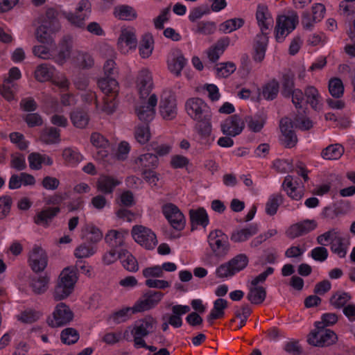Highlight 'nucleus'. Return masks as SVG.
I'll return each instance as SVG.
<instances>
[{
  "label": "nucleus",
  "mask_w": 355,
  "mask_h": 355,
  "mask_svg": "<svg viewBox=\"0 0 355 355\" xmlns=\"http://www.w3.org/2000/svg\"><path fill=\"white\" fill-rule=\"evenodd\" d=\"M256 18L261 29V33L258 34L256 37L254 60L260 62L264 59L268 42L266 31L270 30L272 27L273 19L268 12L267 6L264 5L258 6Z\"/></svg>",
  "instance_id": "nucleus-1"
},
{
  "label": "nucleus",
  "mask_w": 355,
  "mask_h": 355,
  "mask_svg": "<svg viewBox=\"0 0 355 355\" xmlns=\"http://www.w3.org/2000/svg\"><path fill=\"white\" fill-rule=\"evenodd\" d=\"M157 327V320L151 315H146L128 327L123 338L128 341H133L134 345L155 333Z\"/></svg>",
  "instance_id": "nucleus-2"
},
{
  "label": "nucleus",
  "mask_w": 355,
  "mask_h": 355,
  "mask_svg": "<svg viewBox=\"0 0 355 355\" xmlns=\"http://www.w3.org/2000/svg\"><path fill=\"white\" fill-rule=\"evenodd\" d=\"M77 277L74 270L65 268L60 272L53 293V299L62 300L69 297L74 289Z\"/></svg>",
  "instance_id": "nucleus-3"
},
{
  "label": "nucleus",
  "mask_w": 355,
  "mask_h": 355,
  "mask_svg": "<svg viewBox=\"0 0 355 355\" xmlns=\"http://www.w3.org/2000/svg\"><path fill=\"white\" fill-rule=\"evenodd\" d=\"M272 267H268L265 271L252 278L248 286L247 299L253 304H261L266 297V290L259 284H263L267 277L274 272Z\"/></svg>",
  "instance_id": "nucleus-4"
},
{
  "label": "nucleus",
  "mask_w": 355,
  "mask_h": 355,
  "mask_svg": "<svg viewBox=\"0 0 355 355\" xmlns=\"http://www.w3.org/2000/svg\"><path fill=\"white\" fill-rule=\"evenodd\" d=\"M207 241L215 257L223 259L230 250L227 236L220 230H214L208 235Z\"/></svg>",
  "instance_id": "nucleus-5"
},
{
  "label": "nucleus",
  "mask_w": 355,
  "mask_h": 355,
  "mask_svg": "<svg viewBox=\"0 0 355 355\" xmlns=\"http://www.w3.org/2000/svg\"><path fill=\"white\" fill-rule=\"evenodd\" d=\"M337 335L331 329H326L322 323H315V329L308 336V343L315 347L329 346L336 343Z\"/></svg>",
  "instance_id": "nucleus-6"
},
{
  "label": "nucleus",
  "mask_w": 355,
  "mask_h": 355,
  "mask_svg": "<svg viewBox=\"0 0 355 355\" xmlns=\"http://www.w3.org/2000/svg\"><path fill=\"white\" fill-rule=\"evenodd\" d=\"M159 113L165 120L174 119L178 114V105L175 94L171 90L162 92L159 103Z\"/></svg>",
  "instance_id": "nucleus-7"
},
{
  "label": "nucleus",
  "mask_w": 355,
  "mask_h": 355,
  "mask_svg": "<svg viewBox=\"0 0 355 355\" xmlns=\"http://www.w3.org/2000/svg\"><path fill=\"white\" fill-rule=\"evenodd\" d=\"M131 234L134 240L146 250H153L157 244L156 235L144 226H134Z\"/></svg>",
  "instance_id": "nucleus-8"
},
{
  "label": "nucleus",
  "mask_w": 355,
  "mask_h": 355,
  "mask_svg": "<svg viewBox=\"0 0 355 355\" xmlns=\"http://www.w3.org/2000/svg\"><path fill=\"white\" fill-rule=\"evenodd\" d=\"M92 12V4L89 0H81L78 2L74 13H67L65 17L73 26L83 28L85 26V21L88 19Z\"/></svg>",
  "instance_id": "nucleus-9"
},
{
  "label": "nucleus",
  "mask_w": 355,
  "mask_h": 355,
  "mask_svg": "<svg viewBox=\"0 0 355 355\" xmlns=\"http://www.w3.org/2000/svg\"><path fill=\"white\" fill-rule=\"evenodd\" d=\"M73 318V313L64 303L60 302L53 313V317L47 319V323L51 327H58L67 324Z\"/></svg>",
  "instance_id": "nucleus-10"
},
{
  "label": "nucleus",
  "mask_w": 355,
  "mask_h": 355,
  "mask_svg": "<svg viewBox=\"0 0 355 355\" xmlns=\"http://www.w3.org/2000/svg\"><path fill=\"white\" fill-rule=\"evenodd\" d=\"M298 23V16L296 13L291 17L280 16L277 20L275 38L278 42H282L285 37L293 31Z\"/></svg>",
  "instance_id": "nucleus-11"
},
{
  "label": "nucleus",
  "mask_w": 355,
  "mask_h": 355,
  "mask_svg": "<svg viewBox=\"0 0 355 355\" xmlns=\"http://www.w3.org/2000/svg\"><path fill=\"white\" fill-rule=\"evenodd\" d=\"M164 293L160 291H148L132 306V313L142 312L155 307L162 300Z\"/></svg>",
  "instance_id": "nucleus-12"
},
{
  "label": "nucleus",
  "mask_w": 355,
  "mask_h": 355,
  "mask_svg": "<svg viewBox=\"0 0 355 355\" xmlns=\"http://www.w3.org/2000/svg\"><path fill=\"white\" fill-rule=\"evenodd\" d=\"M185 110L187 114L193 120L211 114L209 107L200 98H189L185 103Z\"/></svg>",
  "instance_id": "nucleus-13"
},
{
  "label": "nucleus",
  "mask_w": 355,
  "mask_h": 355,
  "mask_svg": "<svg viewBox=\"0 0 355 355\" xmlns=\"http://www.w3.org/2000/svg\"><path fill=\"white\" fill-rule=\"evenodd\" d=\"M244 128L245 121L239 114L228 116L220 124L222 132L229 137H236L240 135Z\"/></svg>",
  "instance_id": "nucleus-14"
},
{
  "label": "nucleus",
  "mask_w": 355,
  "mask_h": 355,
  "mask_svg": "<svg viewBox=\"0 0 355 355\" xmlns=\"http://www.w3.org/2000/svg\"><path fill=\"white\" fill-rule=\"evenodd\" d=\"M162 212L175 230H182L184 227V216L176 205L172 203L166 204L162 207Z\"/></svg>",
  "instance_id": "nucleus-15"
},
{
  "label": "nucleus",
  "mask_w": 355,
  "mask_h": 355,
  "mask_svg": "<svg viewBox=\"0 0 355 355\" xmlns=\"http://www.w3.org/2000/svg\"><path fill=\"white\" fill-rule=\"evenodd\" d=\"M157 103V97L155 94H152L149 97L147 103H144L135 107V112L139 119L143 121L144 124H148L154 119L155 110V107Z\"/></svg>",
  "instance_id": "nucleus-16"
},
{
  "label": "nucleus",
  "mask_w": 355,
  "mask_h": 355,
  "mask_svg": "<svg viewBox=\"0 0 355 355\" xmlns=\"http://www.w3.org/2000/svg\"><path fill=\"white\" fill-rule=\"evenodd\" d=\"M28 261L31 269L35 272H40L46 268L48 257L41 247L35 246L30 252Z\"/></svg>",
  "instance_id": "nucleus-17"
},
{
  "label": "nucleus",
  "mask_w": 355,
  "mask_h": 355,
  "mask_svg": "<svg viewBox=\"0 0 355 355\" xmlns=\"http://www.w3.org/2000/svg\"><path fill=\"white\" fill-rule=\"evenodd\" d=\"M292 121L285 117L280 121V130L282 134V142L288 148L294 147L297 142V137L293 130Z\"/></svg>",
  "instance_id": "nucleus-18"
},
{
  "label": "nucleus",
  "mask_w": 355,
  "mask_h": 355,
  "mask_svg": "<svg viewBox=\"0 0 355 355\" xmlns=\"http://www.w3.org/2000/svg\"><path fill=\"white\" fill-rule=\"evenodd\" d=\"M153 85L151 73L147 69H141L137 78V87L141 98H144L150 94Z\"/></svg>",
  "instance_id": "nucleus-19"
},
{
  "label": "nucleus",
  "mask_w": 355,
  "mask_h": 355,
  "mask_svg": "<svg viewBox=\"0 0 355 355\" xmlns=\"http://www.w3.org/2000/svg\"><path fill=\"white\" fill-rule=\"evenodd\" d=\"M187 60L180 49H174L171 51L168 58V69L175 76H180L181 71L187 64Z\"/></svg>",
  "instance_id": "nucleus-20"
},
{
  "label": "nucleus",
  "mask_w": 355,
  "mask_h": 355,
  "mask_svg": "<svg viewBox=\"0 0 355 355\" xmlns=\"http://www.w3.org/2000/svg\"><path fill=\"white\" fill-rule=\"evenodd\" d=\"M128 235V231L124 230H111L105 236V242L111 248H117L124 245L125 239Z\"/></svg>",
  "instance_id": "nucleus-21"
},
{
  "label": "nucleus",
  "mask_w": 355,
  "mask_h": 355,
  "mask_svg": "<svg viewBox=\"0 0 355 355\" xmlns=\"http://www.w3.org/2000/svg\"><path fill=\"white\" fill-rule=\"evenodd\" d=\"M60 209L56 207H47L38 212L34 217V222L37 225L46 227L52 220L60 213Z\"/></svg>",
  "instance_id": "nucleus-22"
},
{
  "label": "nucleus",
  "mask_w": 355,
  "mask_h": 355,
  "mask_svg": "<svg viewBox=\"0 0 355 355\" xmlns=\"http://www.w3.org/2000/svg\"><path fill=\"white\" fill-rule=\"evenodd\" d=\"M120 183V181L112 176L101 175L96 182V188L104 194H110Z\"/></svg>",
  "instance_id": "nucleus-23"
},
{
  "label": "nucleus",
  "mask_w": 355,
  "mask_h": 355,
  "mask_svg": "<svg viewBox=\"0 0 355 355\" xmlns=\"http://www.w3.org/2000/svg\"><path fill=\"white\" fill-rule=\"evenodd\" d=\"M258 225L252 224L248 227L232 232L230 239L234 243L244 242L258 232Z\"/></svg>",
  "instance_id": "nucleus-24"
},
{
  "label": "nucleus",
  "mask_w": 355,
  "mask_h": 355,
  "mask_svg": "<svg viewBox=\"0 0 355 355\" xmlns=\"http://www.w3.org/2000/svg\"><path fill=\"white\" fill-rule=\"evenodd\" d=\"M282 188L286 192L287 195L295 200H300L304 196V190L298 189L294 182L292 175H287L284 178L282 183Z\"/></svg>",
  "instance_id": "nucleus-25"
},
{
  "label": "nucleus",
  "mask_w": 355,
  "mask_h": 355,
  "mask_svg": "<svg viewBox=\"0 0 355 355\" xmlns=\"http://www.w3.org/2000/svg\"><path fill=\"white\" fill-rule=\"evenodd\" d=\"M98 85L105 96H118L119 84L114 78L110 77L101 78L98 81Z\"/></svg>",
  "instance_id": "nucleus-26"
},
{
  "label": "nucleus",
  "mask_w": 355,
  "mask_h": 355,
  "mask_svg": "<svg viewBox=\"0 0 355 355\" xmlns=\"http://www.w3.org/2000/svg\"><path fill=\"white\" fill-rule=\"evenodd\" d=\"M227 301L223 298H218L214 302V307L207 318L210 324H213L214 320L221 318L225 315V309L227 308Z\"/></svg>",
  "instance_id": "nucleus-27"
},
{
  "label": "nucleus",
  "mask_w": 355,
  "mask_h": 355,
  "mask_svg": "<svg viewBox=\"0 0 355 355\" xmlns=\"http://www.w3.org/2000/svg\"><path fill=\"white\" fill-rule=\"evenodd\" d=\"M348 243L345 237L341 235L340 232L337 236L330 243L331 252L340 258H345L347 254Z\"/></svg>",
  "instance_id": "nucleus-28"
},
{
  "label": "nucleus",
  "mask_w": 355,
  "mask_h": 355,
  "mask_svg": "<svg viewBox=\"0 0 355 355\" xmlns=\"http://www.w3.org/2000/svg\"><path fill=\"white\" fill-rule=\"evenodd\" d=\"M119 259H121L124 268L129 272H137L139 270V265L136 258L127 250H121L119 252Z\"/></svg>",
  "instance_id": "nucleus-29"
},
{
  "label": "nucleus",
  "mask_w": 355,
  "mask_h": 355,
  "mask_svg": "<svg viewBox=\"0 0 355 355\" xmlns=\"http://www.w3.org/2000/svg\"><path fill=\"white\" fill-rule=\"evenodd\" d=\"M191 223V230H194L195 225H202L205 227L209 224L208 215L203 208H199L196 210L191 209L189 211Z\"/></svg>",
  "instance_id": "nucleus-30"
},
{
  "label": "nucleus",
  "mask_w": 355,
  "mask_h": 355,
  "mask_svg": "<svg viewBox=\"0 0 355 355\" xmlns=\"http://www.w3.org/2000/svg\"><path fill=\"white\" fill-rule=\"evenodd\" d=\"M211 116L212 114H209L200 119L194 120L197 121L195 128L202 137H208L211 133Z\"/></svg>",
  "instance_id": "nucleus-31"
},
{
  "label": "nucleus",
  "mask_w": 355,
  "mask_h": 355,
  "mask_svg": "<svg viewBox=\"0 0 355 355\" xmlns=\"http://www.w3.org/2000/svg\"><path fill=\"white\" fill-rule=\"evenodd\" d=\"M135 163L139 165L144 171V169H155L157 167L159 160L157 156L153 153H146L139 156Z\"/></svg>",
  "instance_id": "nucleus-32"
},
{
  "label": "nucleus",
  "mask_w": 355,
  "mask_h": 355,
  "mask_svg": "<svg viewBox=\"0 0 355 355\" xmlns=\"http://www.w3.org/2000/svg\"><path fill=\"white\" fill-rule=\"evenodd\" d=\"M49 277L47 275L33 277L30 286L34 293L40 295L45 293L49 288Z\"/></svg>",
  "instance_id": "nucleus-33"
},
{
  "label": "nucleus",
  "mask_w": 355,
  "mask_h": 355,
  "mask_svg": "<svg viewBox=\"0 0 355 355\" xmlns=\"http://www.w3.org/2000/svg\"><path fill=\"white\" fill-rule=\"evenodd\" d=\"M137 40L136 35L132 31L123 29L118 40V45L122 48L125 44L130 49H135L137 46Z\"/></svg>",
  "instance_id": "nucleus-34"
},
{
  "label": "nucleus",
  "mask_w": 355,
  "mask_h": 355,
  "mask_svg": "<svg viewBox=\"0 0 355 355\" xmlns=\"http://www.w3.org/2000/svg\"><path fill=\"white\" fill-rule=\"evenodd\" d=\"M70 119L73 125L78 128H85L89 121L87 113L80 109L72 111L70 114Z\"/></svg>",
  "instance_id": "nucleus-35"
},
{
  "label": "nucleus",
  "mask_w": 355,
  "mask_h": 355,
  "mask_svg": "<svg viewBox=\"0 0 355 355\" xmlns=\"http://www.w3.org/2000/svg\"><path fill=\"white\" fill-rule=\"evenodd\" d=\"M114 14L116 18L121 20L131 21L137 17L135 10L128 5H121L116 7Z\"/></svg>",
  "instance_id": "nucleus-36"
},
{
  "label": "nucleus",
  "mask_w": 355,
  "mask_h": 355,
  "mask_svg": "<svg viewBox=\"0 0 355 355\" xmlns=\"http://www.w3.org/2000/svg\"><path fill=\"white\" fill-rule=\"evenodd\" d=\"M60 136L59 129L50 127L42 130L40 135V140L46 144H56L60 141Z\"/></svg>",
  "instance_id": "nucleus-37"
},
{
  "label": "nucleus",
  "mask_w": 355,
  "mask_h": 355,
  "mask_svg": "<svg viewBox=\"0 0 355 355\" xmlns=\"http://www.w3.org/2000/svg\"><path fill=\"white\" fill-rule=\"evenodd\" d=\"M344 148L340 144H331L324 148L321 156L325 159H338L343 154Z\"/></svg>",
  "instance_id": "nucleus-38"
},
{
  "label": "nucleus",
  "mask_w": 355,
  "mask_h": 355,
  "mask_svg": "<svg viewBox=\"0 0 355 355\" xmlns=\"http://www.w3.org/2000/svg\"><path fill=\"white\" fill-rule=\"evenodd\" d=\"M245 24L243 18H233L227 19L219 25V31L223 33H232L240 28Z\"/></svg>",
  "instance_id": "nucleus-39"
},
{
  "label": "nucleus",
  "mask_w": 355,
  "mask_h": 355,
  "mask_svg": "<svg viewBox=\"0 0 355 355\" xmlns=\"http://www.w3.org/2000/svg\"><path fill=\"white\" fill-rule=\"evenodd\" d=\"M266 116L264 114L248 116L245 118L248 128L254 132H259L264 126Z\"/></svg>",
  "instance_id": "nucleus-40"
},
{
  "label": "nucleus",
  "mask_w": 355,
  "mask_h": 355,
  "mask_svg": "<svg viewBox=\"0 0 355 355\" xmlns=\"http://www.w3.org/2000/svg\"><path fill=\"white\" fill-rule=\"evenodd\" d=\"M72 50V42L70 38L64 39L60 44V50L56 58V62L62 64L70 57Z\"/></svg>",
  "instance_id": "nucleus-41"
},
{
  "label": "nucleus",
  "mask_w": 355,
  "mask_h": 355,
  "mask_svg": "<svg viewBox=\"0 0 355 355\" xmlns=\"http://www.w3.org/2000/svg\"><path fill=\"white\" fill-rule=\"evenodd\" d=\"M52 34L47 25V21H45L36 29L35 37L41 43L51 44L53 42Z\"/></svg>",
  "instance_id": "nucleus-42"
},
{
  "label": "nucleus",
  "mask_w": 355,
  "mask_h": 355,
  "mask_svg": "<svg viewBox=\"0 0 355 355\" xmlns=\"http://www.w3.org/2000/svg\"><path fill=\"white\" fill-rule=\"evenodd\" d=\"M294 78V75L291 73H284L282 76L281 93L285 98H290L291 92L295 89Z\"/></svg>",
  "instance_id": "nucleus-43"
},
{
  "label": "nucleus",
  "mask_w": 355,
  "mask_h": 355,
  "mask_svg": "<svg viewBox=\"0 0 355 355\" xmlns=\"http://www.w3.org/2000/svg\"><path fill=\"white\" fill-rule=\"evenodd\" d=\"M153 44V37L152 35H144L139 46V53L143 58H147L152 54Z\"/></svg>",
  "instance_id": "nucleus-44"
},
{
  "label": "nucleus",
  "mask_w": 355,
  "mask_h": 355,
  "mask_svg": "<svg viewBox=\"0 0 355 355\" xmlns=\"http://www.w3.org/2000/svg\"><path fill=\"white\" fill-rule=\"evenodd\" d=\"M304 96L306 103L310 104L313 109L316 110L320 99L318 90L313 86H308L304 89Z\"/></svg>",
  "instance_id": "nucleus-45"
},
{
  "label": "nucleus",
  "mask_w": 355,
  "mask_h": 355,
  "mask_svg": "<svg viewBox=\"0 0 355 355\" xmlns=\"http://www.w3.org/2000/svg\"><path fill=\"white\" fill-rule=\"evenodd\" d=\"M328 87L330 94L334 98H339L343 96L344 93V86L340 78H331L329 81Z\"/></svg>",
  "instance_id": "nucleus-46"
},
{
  "label": "nucleus",
  "mask_w": 355,
  "mask_h": 355,
  "mask_svg": "<svg viewBox=\"0 0 355 355\" xmlns=\"http://www.w3.org/2000/svg\"><path fill=\"white\" fill-rule=\"evenodd\" d=\"M53 74V67L46 64H40L35 71V77L40 82L49 80L52 77Z\"/></svg>",
  "instance_id": "nucleus-47"
},
{
  "label": "nucleus",
  "mask_w": 355,
  "mask_h": 355,
  "mask_svg": "<svg viewBox=\"0 0 355 355\" xmlns=\"http://www.w3.org/2000/svg\"><path fill=\"white\" fill-rule=\"evenodd\" d=\"M283 202V197L281 194L277 193L272 195L266 204V212L270 216H273L277 213V209Z\"/></svg>",
  "instance_id": "nucleus-48"
},
{
  "label": "nucleus",
  "mask_w": 355,
  "mask_h": 355,
  "mask_svg": "<svg viewBox=\"0 0 355 355\" xmlns=\"http://www.w3.org/2000/svg\"><path fill=\"white\" fill-rule=\"evenodd\" d=\"M279 88V83L273 79L263 87L262 95L266 100H273L277 96Z\"/></svg>",
  "instance_id": "nucleus-49"
},
{
  "label": "nucleus",
  "mask_w": 355,
  "mask_h": 355,
  "mask_svg": "<svg viewBox=\"0 0 355 355\" xmlns=\"http://www.w3.org/2000/svg\"><path fill=\"white\" fill-rule=\"evenodd\" d=\"M234 274L244 269L248 263V258L244 254H240L228 261Z\"/></svg>",
  "instance_id": "nucleus-50"
},
{
  "label": "nucleus",
  "mask_w": 355,
  "mask_h": 355,
  "mask_svg": "<svg viewBox=\"0 0 355 355\" xmlns=\"http://www.w3.org/2000/svg\"><path fill=\"white\" fill-rule=\"evenodd\" d=\"M135 137L136 140L141 144H144L148 141L150 137L148 125L143 124L137 126L135 131Z\"/></svg>",
  "instance_id": "nucleus-51"
},
{
  "label": "nucleus",
  "mask_w": 355,
  "mask_h": 355,
  "mask_svg": "<svg viewBox=\"0 0 355 355\" xmlns=\"http://www.w3.org/2000/svg\"><path fill=\"white\" fill-rule=\"evenodd\" d=\"M60 336L62 342L67 345L74 344L79 339V334L73 328L64 329L61 332Z\"/></svg>",
  "instance_id": "nucleus-52"
},
{
  "label": "nucleus",
  "mask_w": 355,
  "mask_h": 355,
  "mask_svg": "<svg viewBox=\"0 0 355 355\" xmlns=\"http://www.w3.org/2000/svg\"><path fill=\"white\" fill-rule=\"evenodd\" d=\"M75 58L78 65L83 69H89L94 64L92 57L86 52L77 51Z\"/></svg>",
  "instance_id": "nucleus-53"
},
{
  "label": "nucleus",
  "mask_w": 355,
  "mask_h": 355,
  "mask_svg": "<svg viewBox=\"0 0 355 355\" xmlns=\"http://www.w3.org/2000/svg\"><path fill=\"white\" fill-rule=\"evenodd\" d=\"M351 299V296L345 292L336 293L330 298V304L336 309L343 307L347 302Z\"/></svg>",
  "instance_id": "nucleus-54"
},
{
  "label": "nucleus",
  "mask_w": 355,
  "mask_h": 355,
  "mask_svg": "<svg viewBox=\"0 0 355 355\" xmlns=\"http://www.w3.org/2000/svg\"><path fill=\"white\" fill-rule=\"evenodd\" d=\"M95 252L96 249L92 245L83 243L76 248L74 255L78 259H83L93 255Z\"/></svg>",
  "instance_id": "nucleus-55"
},
{
  "label": "nucleus",
  "mask_w": 355,
  "mask_h": 355,
  "mask_svg": "<svg viewBox=\"0 0 355 355\" xmlns=\"http://www.w3.org/2000/svg\"><path fill=\"white\" fill-rule=\"evenodd\" d=\"M217 75L219 77L227 78L236 70V65L233 62L220 63L216 68Z\"/></svg>",
  "instance_id": "nucleus-56"
},
{
  "label": "nucleus",
  "mask_w": 355,
  "mask_h": 355,
  "mask_svg": "<svg viewBox=\"0 0 355 355\" xmlns=\"http://www.w3.org/2000/svg\"><path fill=\"white\" fill-rule=\"evenodd\" d=\"M340 231L337 228H332L329 231L319 235L316 240L317 243L322 246L327 245V243L332 242L333 240L337 236Z\"/></svg>",
  "instance_id": "nucleus-57"
},
{
  "label": "nucleus",
  "mask_w": 355,
  "mask_h": 355,
  "mask_svg": "<svg viewBox=\"0 0 355 355\" xmlns=\"http://www.w3.org/2000/svg\"><path fill=\"white\" fill-rule=\"evenodd\" d=\"M216 30V24L211 21H200L196 24V33L203 35H211Z\"/></svg>",
  "instance_id": "nucleus-58"
},
{
  "label": "nucleus",
  "mask_w": 355,
  "mask_h": 355,
  "mask_svg": "<svg viewBox=\"0 0 355 355\" xmlns=\"http://www.w3.org/2000/svg\"><path fill=\"white\" fill-rule=\"evenodd\" d=\"M39 317V313L32 309L25 310L17 315L18 320L24 323L34 322L38 320Z\"/></svg>",
  "instance_id": "nucleus-59"
},
{
  "label": "nucleus",
  "mask_w": 355,
  "mask_h": 355,
  "mask_svg": "<svg viewBox=\"0 0 355 355\" xmlns=\"http://www.w3.org/2000/svg\"><path fill=\"white\" fill-rule=\"evenodd\" d=\"M292 123L295 128L302 130H308L313 127L312 121L303 116L296 115Z\"/></svg>",
  "instance_id": "nucleus-60"
},
{
  "label": "nucleus",
  "mask_w": 355,
  "mask_h": 355,
  "mask_svg": "<svg viewBox=\"0 0 355 355\" xmlns=\"http://www.w3.org/2000/svg\"><path fill=\"white\" fill-rule=\"evenodd\" d=\"M116 97L114 96H106L104 98V104L100 110L107 114H112L116 107Z\"/></svg>",
  "instance_id": "nucleus-61"
},
{
  "label": "nucleus",
  "mask_w": 355,
  "mask_h": 355,
  "mask_svg": "<svg viewBox=\"0 0 355 355\" xmlns=\"http://www.w3.org/2000/svg\"><path fill=\"white\" fill-rule=\"evenodd\" d=\"M92 144L99 148H110L109 141L104 137L102 135L94 132L92 133L90 138Z\"/></svg>",
  "instance_id": "nucleus-62"
},
{
  "label": "nucleus",
  "mask_w": 355,
  "mask_h": 355,
  "mask_svg": "<svg viewBox=\"0 0 355 355\" xmlns=\"http://www.w3.org/2000/svg\"><path fill=\"white\" fill-rule=\"evenodd\" d=\"M12 198L6 196L0 197V220L3 219L10 212Z\"/></svg>",
  "instance_id": "nucleus-63"
},
{
  "label": "nucleus",
  "mask_w": 355,
  "mask_h": 355,
  "mask_svg": "<svg viewBox=\"0 0 355 355\" xmlns=\"http://www.w3.org/2000/svg\"><path fill=\"white\" fill-rule=\"evenodd\" d=\"M62 156L69 163H77L82 159V156L79 153L70 148H65L63 150Z\"/></svg>",
  "instance_id": "nucleus-64"
}]
</instances>
